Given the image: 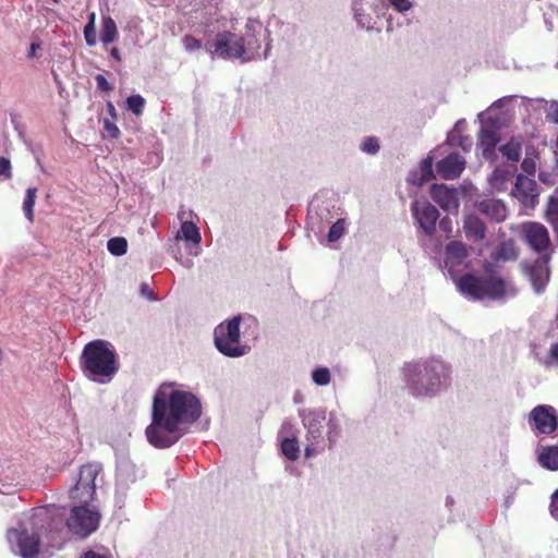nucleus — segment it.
<instances>
[{
  "label": "nucleus",
  "mask_w": 558,
  "mask_h": 558,
  "mask_svg": "<svg viewBox=\"0 0 558 558\" xmlns=\"http://www.w3.org/2000/svg\"><path fill=\"white\" fill-rule=\"evenodd\" d=\"M118 37V28L114 20L107 15L101 19L100 40L104 45L114 41Z\"/></svg>",
  "instance_id": "25"
},
{
  "label": "nucleus",
  "mask_w": 558,
  "mask_h": 558,
  "mask_svg": "<svg viewBox=\"0 0 558 558\" xmlns=\"http://www.w3.org/2000/svg\"><path fill=\"white\" fill-rule=\"evenodd\" d=\"M0 178L5 180L12 178L11 161L5 157H0Z\"/></svg>",
  "instance_id": "41"
},
{
  "label": "nucleus",
  "mask_w": 558,
  "mask_h": 558,
  "mask_svg": "<svg viewBox=\"0 0 558 558\" xmlns=\"http://www.w3.org/2000/svg\"><path fill=\"white\" fill-rule=\"evenodd\" d=\"M281 451L290 460L295 461L300 454L299 441L295 437L284 438L281 441Z\"/></svg>",
  "instance_id": "29"
},
{
  "label": "nucleus",
  "mask_w": 558,
  "mask_h": 558,
  "mask_svg": "<svg viewBox=\"0 0 558 558\" xmlns=\"http://www.w3.org/2000/svg\"><path fill=\"white\" fill-rule=\"evenodd\" d=\"M40 526L33 525V515L29 526L20 523L19 527H11L7 532L9 543L15 545L22 558H38L40 554Z\"/></svg>",
  "instance_id": "6"
},
{
  "label": "nucleus",
  "mask_w": 558,
  "mask_h": 558,
  "mask_svg": "<svg viewBox=\"0 0 558 558\" xmlns=\"http://www.w3.org/2000/svg\"><path fill=\"white\" fill-rule=\"evenodd\" d=\"M107 111H108V113L110 114V117L112 119H117V111H116V108H114V106H113V104L111 101L107 102Z\"/></svg>",
  "instance_id": "52"
},
{
  "label": "nucleus",
  "mask_w": 558,
  "mask_h": 558,
  "mask_svg": "<svg viewBox=\"0 0 558 558\" xmlns=\"http://www.w3.org/2000/svg\"><path fill=\"white\" fill-rule=\"evenodd\" d=\"M469 257L466 245L461 241H451L446 245L444 264L454 280L460 293L472 300H499L506 294V281L496 276H476L465 274L457 277L459 268Z\"/></svg>",
  "instance_id": "1"
},
{
  "label": "nucleus",
  "mask_w": 558,
  "mask_h": 558,
  "mask_svg": "<svg viewBox=\"0 0 558 558\" xmlns=\"http://www.w3.org/2000/svg\"><path fill=\"white\" fill-rule=\"evenodd\" d=\"M236 35L231 32H222L216 36L211 45H206V49L222 59H241L244 60V49L236 44Z\"/></svg>",
  "instance_id": "13"
},
{
  "label": "nucleus",
  "mask_w": 558,
  "mask_h": 558,
  "mask_svg": "<svg viewBox=\"0 0 558 558\" xmlns=\"http://www.w3.org/2000/svg\"><path fill=\"white\" fill-rule=\"evenodd\" d=\"M476 209L495 222H502L507 218V208L499 199L487 198L475 204Z\"/></svg>",
  "instance_id": "21"
},
{
  "label": "nucleus",
  "mask_w": 558,
  "mask_h": 558,
  "mask_svg": "<svg viewBox=\"0 0 558 558\" xmlns=\"http://www.w3.org/2000/svg\"><path fill=\"white\" fill-rule=\"evenodd\" d=\"M110 54L113 59H116L118 62L122 60L121 53L117 47H112L110 50Z\"/></svg>",
  "instance_id": "53"
},
{
  "label": "nucleus",
  "mask_w": 558,
  "mask_h": 558,
  "mask_svg": "<svg viewBox=\"0 0 558 558\" xmlns=\"http://www.w3.org/2000/svg\"><path fill=\"white\" fill-rule=\"evenodd\" d=\"M84 558H106V556L95 553L93 550H88L87 553L84 554Z\"/></svg>",
  "instance_id": "54"
},
{
  "label": "nucleus",
  "mask_w": 558,
  "mask_h": 558,
  "mask_svg": "<svg viewBox=\"0 0 558 558\" xmlns=\"http://www.w3.org/2000/svg\"><path fill=\"white\" fill-rule=\"evenodd\" d=\"M306 433L305 457L311 458L319 450V444L323 441V429L326 415L320 411H308L301 415Z\"/></svg>",
  "instance_id": "11"
},
{
  "label": "nucleus",
  "mask_w": 558,
  "mask_h": 558,
  "mask_svg": "<svg viewBox=\"0 0 558 558\" xmlns=\"http://www.w3.org/2000/svg\"><path fill=\"white\" fill-rule=\"evenodd\" d=\"M521 141L511 138L509 142L499 147V151L505 158H507V160L518 162L521 156Z\"/></svg>",
  "instance_id": "27"
},
{
  "label": "nucleus",
  "mask_w": 558,
  "mask_h": 558,
  "mask_svg": "<svg viewBox=\"0 0 558 558\" xmlns=\"http://www.w3.org/2000/svg\"><path fill=\"white\" fill-rule=\"evenodd\" d=\"M529 423L537 434L551 435L558 429V414L554 407L539 404L530 412Z\"/></svg>",
  "instance_id": "12"
},
{
  "label": "nucleus",
  "mask_w": 558,
  "mask_h": 558,
  "mask_svg": "<svg viewBox=\"0 0 558 558\" xmlns=\"http://www.w3.org/2000/svg\"><path fill=\"white\" fill-rule=\"evenodd\" d=\"M462 228L465 238L471 242H482L486 238V225L481 218H478L475 215L464 216Z\"/></svg>",
  "instance_id": "22"
},
{
  "label": "nucleus",
  "mask_w": 558,
  "mask_h": 558,
  "mask_svg": "<svg viewBox=\"0 0 558 558\" xmlns=\"http://www.w3.org/2000/svg\"><path fill=\"white\" fill-rule=\"evenodd\" d=\"M549 511L551 517L558 521V488L550 497Z\"/></svg>",
  "instance_id": "45"
},
{
  "label": "nucleus",
  "mask_w": 558,
  "mask_h": 558,
  "mask_svg": "<svg viewBox=\"0 0 558 558\" xmlns=\"http://www.w3.org/2000/svg\"><path fill=\"white\" fill-rule=\"evenodd\" d=\"M99 521L98 510L89 508L88 505L78 504L72 507L71 514L66 519V527L74 535L85 538L98 529Z\"/></svg>",
  "instance_id": "8"
},
{
  "label": "nucleus",
  "mask_w": 558,
  "mask_h": 558,
  "mask_svg": "<svg viewBox=\"0 0 558 558\" xmlns=\"http://www.w3.org/2000/svg\"><path fill=\"white\" fill-rule=\"evenodd\" d=\"M499 136L492 129H482L478 133V146L482 148L483 157L488 159L495 154Z\"/></svg>",
  "instance_id": "23"
},
{
  "label": "nucleus",
  "mask_w": 558,
  "mask_h": 558,
  "mask_svg": "<svg viewBox=\"0 0 558 558\" xmlns=\"http://www.w3.org/2000/svg\"><path fill=\"white\" fill-rule=\"evenodd\" d=\"M549 255H543L533 263L524 266V274L530 279L532 287L536 293H542L550 279Z\"/></svg>",
  "instance_id": "15"
},
{
  "label": "nucleus",
  "mask_w": 558,
  "mask_h": 558,
  "mask_svg": "<svg viewBox=\"0 0 558 558\" xmlns=\"http://www.w3.org/2000/svg\"><path fill=\"white\" fill-rule=\"evenodd\" d=\"M80 367L89 380L107 384L119 371L118 354L107 341L93 340L82 351Z\"/></svg>",
  "instance_id": "3"
},
{
  "label": "nucleus",
  "mask_w": 558,
  "mask_h": 558,
  "mask_svg": "<svg viewBox=\"0 0 558 558\" xmlns=\"http://www.w3.org/2000/svg\"><path fill=\"white\" fill-rule=\"evenodd\" d=\"M508 175H510V173L508 171H505V170L496 169L494 171V178L495 179L507 180Z\"/></svg>",
  "instance_id": "50"
},
{
  "label": "nucleus",
  "mask_w": 558,
  "mask_h": 558,
  "mask_svg": "<svg viewBox=\"0 0 558 558\" xmlns=\"http://www.w3.org/2000/svg\"><path fill=\"white\" fill-rule=\"evenodd\" d=\"M37 187H28L23 202V211L26 219L33 223L35 220L34 206L37 198Z\"/></svg>",
  "instance_id": "28"
},
{
  "label": "nucleus",
  "mask_w": 558,
  "mask_h": 558,
  "mask_svg": "<svg viewBox=\"0 0 558 558\" xmlns=\"http://www.w3.org/2000/svg\"><path fill=\"white\" fill-rule=\"evenodd\" d=\"M404 372L408 388L416 397L436 393L450 375L449 367L439 360L407 364Z\"/></svg>",
  "instance_id": "4"
},
{
  "label": "nucleus",
  "mask_w": 558,
  "mask_h": 558,
  "mask_svg": "<svg viewBox=\"0 0 558 558\" xmlns=\"http://www.w3.org/2000/svg\"><path fill=\"white\" fill-rule=\"evenodd\" d=\"M39 47H40V45H39V44H37V43H32V44H31V46H29V50H28L27 57H28V58H31V59H32V58H34V57H35V54H36V51H37V49H38Z\"/></svg>",
  "instance_id": "51"
},
{
  "label": "nucleus",
  "mask_w": 558,
  "mask_h": 558,
  "mask_svg": "<svg viewBox=\"0 0 558 558\" xmlns=\"http://www.w3.org/2000/svg\"><path fill=\"white\" fill-rule=\"evenodd\" d=\"M460 146L462 147L463 150H468V147L465 146V143L461 142Z\"/></svg>",
  "instance_id": "56"
},
{
  "label": "nucleus",
  "mask_w": 558,
  "mask_h": 558,
  "mask_svg": "<svg viewBox=\"0 0 558 558\" xmlns=\"http://www.w3.org/2000/svg\"><path fill=\"white\" fill-rule=\"evenodd\" d=\"M439 228L442 232L447 234V236H450L452 233V221L449 217H444L439 221Z\"/></svg>",
  "instance_id": "47"
},
{
  "label": "nucleus",
  "mask_w": 558,
  "mask_h": 558,
  "mask_svg": "<svg viewBox=\"0 0 558 558\" xmlns=\"http://www.w3.org/2000/svg\"><path fill=\"white\" fill-rule=\"evenodd\" d=\"M421 181L427 182L434 178L433 173V159L427 157L420 163Z\"/></svg>",
  "instance_id": "35"
},
{
  "label": "nucleus",
  "mask_w": 558,
  "mask_h": 558,
  "mask_svg": "<svg viewBox=\"0 0 558 558\" xmlns=\"http://www.w3.org/2000/svg\"><path fill=\"white\" fill-rule=\"evenodd\" d=\"M160 402L169 428H179L184 422H195L201 416L199 400L191 392L173 389L172 385H161L153 404Z\"/></svg>",
  "instance_id": "2"
},
{
  "label": "nucleus",
  "mask_w": 558,
  "mask_h": 558,
  "mask_svg": "<svg viewBox=\"0 0 558 558\" xmlns=\"http://www.w3.org/2000/svg\"><path fill=\"white\" fill-rule=\"evenodd\" d=\"M524 235L529 245L536 252H544L549 246V234L547 229L542 223H527L524 227Z\"/></svg>",
  "instance_id": "19"
},
{
  "label": "nucleus",
  "mask_w": 558,
  "mask_h": 558,
  "mask_svg": "<svg viewBox=\"0 0 558 558\" xmlns=\"http://www.w3.org/2000/svg\"><path fill=\"white\" fill-rule=\"evenodd\" d=\"M545 119L547 122L558 124V101L551 100L545 110Z\"/></svg>",
  "instance_id": "39"
},
{
  "label": "nucleus",
  "mask_w": 558,
  "mask_h": 558,
  "mask_svg": "<svg viewBox=\"0 0 558 558\" xmlns=\"http://www.w3.org/2000/svg\"><path fill=\"white\" fill-rule=\"evenodd\" d=\"M99 463H86L80 468L78 478L74 487L70 489V498L77 502L89 505L96 495V480L101 473Z\"/></svg>",
  "instance_id": "7"
},
{
  "label": "nucleus",
  "mask_w": 558,
  "mask_h": 558,
  "mask_svg": "<svg viewBox=\"0 0 558 558\" xmlns=\"http://www.w3.org/2000/svg\"><path fill=\"white\" fill-rule=\"evenodd\" d=\"M537 462L549 471H558V446L542 447L537 454Z\"/></svg>",
  "instance_id": "24"
},
{
  "label": "nucleus",
  "mask_w": 558,
  "mask_h": 558,
  "mask_svg": "<svg viewBox=\"0 0 558 558\" xmlns=\"http://www.w3.org/2000/svg\"><path fill=\"white\" fill-rule=\"evenodd\" d=\"M241 316H234L227 323L219 324L214 331L217 350L226 356L239 357L247 352V347L241 344Z\"/></svg>",
  "instance_id": "5"
},
{
  "label": "nucleus",
  "mask_w": 558,
  "mask_h": 558,
  "mask_svg": "<svg viewBox=\"0 0 558 558\" xmlns=\"http://www.w3.org/2000/svg\"><path fill=\"white\" fill-rule=\"evenodd\" d=\"M262 25L258 22L248 20L245 25V33L236 36V44H240L244 49V60L246 61L251 58L255 51L260 48L258 35L260 33Z\"/></svg>",
  "instance_id": "16"
},
{
  "label": "nucleus",
  "mask_w": 558,
  "mask_h": 558,
  "mask_svg": "<svg viewBox=\"0 0 558 558\" xmlns=\"http://www.w3.org/2000/svg\"><path fill=\"white\" fill-rule=\"evenodd\" d=\"M379 147L380 146H379L378 140L374 136H371L364 141V143L362 145V150L366 154L374 155L379 150Z\"/></svg>",
  "instance_id": "40"
},
{
  "label": "nucleus",
  "mask_w": 558,
  "mask_h": 558,
  "mask_svg": "<svg viewBox=\"0 0 558 558\" xmlns=\"http://www.w3.org/2000/svg\"><path fill=\"white\" fill-rule=\"evenodd\" d=\"M389 2L399 12L408 11L412 7L410 0H389Z\"/></svg>",
  "instance_id": "46"
},
{
  "label": "nucleus",
  "mask_w": 558,
  "mask_h": 558,
  "mask_svg": "<svg viewBox=\"0 0 558 558\" xmlns=\"http://www.w3.org/2000/svg\"><path fill=\"white\" fill-rule=\"evenodd\" d=\"M33 525H39L40 529L44 527V524H47L49 532L51 533V546H54L53 542L57 538V535H60L64 526H66V511L64 507L49 505L46 507H41L38 509H34L33 513Z\"/></svg>",
  "instance_id": "10"
},
{
  "label": "nucleus",
  "mask_w": 558,
  "mask_h": 558,
  "mask_svg": "<svg viewBox=\"0 0 558 558\" xmlns=\"http://www.w3.org/2000/svg\"><path fill=\"white\" fill-rule=\"evenodd\" d=\"M465 168V159L457 154L451 153L436 163L438 175L445 180H454L460 177Z\"/></svg>",
  "instance_id": "17"
},
{
  "label": "nucleus",
  "mask_w": 558,
  "mask_h": 558,
  "mask_svg": "<svg viewBox=\"0 0 558 558\" xmlns=\"http://www.w3.org/2000/svg\"><path fill=\"white\" fill-rule=\"evenodd\" d=\"M537 184L534 179L518 174L512 190V194L525 205L533 204L538 196L536 192Z\"/></svg>",
  "instance_id": "20"
},
{
  "label": "nucleus",
  "mask_w": 558,
  "mask_h": 558,
  "mask_svg": "<svg viewBox=\"0 0 558 558\" xmlns=\"http://www.w3.org/2000/svg\"><path fill=\"white\" fill-rule=\"evenodd\" d=\"M430 197L447 211H457L460 205L457 190L449 189L444 184H433L430 187Z\"/></svg>",
  "instance_id": "18"
},
{
  "label": "nucleus",
  "mask_w": 558,
  "mask_h": 558,
  "mask_svg": "<svg viewBox=\"0 0 558 558\" xmlns=\"http://www.w3.org/2000/svg\"><path fill=\"white\" fill-rule=\"evenodd\" d=\"M180 232L184 240L193 242L195 244H199L202 238L198 228L195 223L191 221H184L181 225Z\"/></svg>",
  "instance_id": "31"
},
{
  "label": "nucleus",
  "mask_w": 558,
  "mask_h": 558,
  "mask_svg": "<svg viewBox=\"0 0 558 558\" xmlns=\"http://www.w3.org/2000/svg\"><path fill=\"white\" fill-rule=\"evenodd\" d=\"M141 292H142V294L148 295L150 299H154V296L151 295V292L149 291L148 284L143 283L141 286Z\"/></svg>",
  "instance_id": "55"
},
{
  "label": "nucleus",
  "mask_w": 558,
  "mask_h": 558,
  "mask_svg": "<svg viewBox=\"0 0 558 558\" xmlns=\"http://www.w3.org/2000/svg\"><path fill=\"white\" fill-rule=\"evenodd\" d=\"M151 418V424L146 428L148 442L156 448H169L174 445L178 437L173 434L178 428L167 426V420L159 401H157V404H153Z\"/></svg>",
  "instance_id": "9"
},
{
  "label": "nucleus",
  "mask_w": 558,
  "mask_h": 558,
  "mask_svg": "<svg viewBox=\"0 0 558 558\" xmlns=\"http://www.w3.org/2000/svg\"><path fill=\"white\" fill-rule=\"evenodd\" d=\"M521 168L527 174V177H533L536 171L535 159L526 156L521 163Z\"/></svg>",
  "instance_id": "42"
},
{
  "label": "nucleus",
  "mask_w": 558,
  "mask_h": 558,
  "mask_svg": "<svg viewBox=\"0 0 558 558\" xmlns=\"http://www.w3.org/2000/svg\"><path fill=\"white\" fill-rule=\"evenodd\" d=\"M411 210L420 228L428 236L436 231V222L439 218L438 209L425 199H416L412 203Z\"/></svg>",
  "instance_id": "14"
},
{
  "label": "nucleus",
  "mask_w": 558,
  "mask_h": 558,
  "mask_svg": "<svg viewBox=\"0 0 558 558\" xmlns=\"http://www.w3.org/2000/svg\"><path fill=\"white\" fill-rule=\"evenodd\" d=\"M54 2H58V0H53Z\"/></svg>",
  "instance_id": "57"
},
{
  "label": "nucleus",
  "mask_w": 558,
  "mask_h": 558,
  "mask_svg": "<svg viewBox=\"0 0 558 558\" xmlns=\"http://www.w3.org/2000/svg\"><path fill=\"white\" fill-rule=\"evenodd\" d=\"M104 130L106 131L107 135L110 137V138H118L120 136V130L119 128L116 125V123L113 121H110L108 119H105L104 121Z\"/></svg>",
  "instance_id": "43"
},
{
  "label": "nucleus",
  "mask_w": 558,
  "mask_h": 558,
  "mask_svg": "<svg viewBox=\"0 0 558 558\" xmlns=\"http://www.w3.org/2000/svg\"><path fill=\"white\" fill-rule=\"evenodd\" d=\"M313 380L319 386L328 385L330 381V372L326 367L317 368L313 372Z\"/></svg>",
  "instance_id": "37"
},
{
  "label": "nucleus",
  "mask_w": 558,
  "mask_h": 558,
  "mask_svg": "<svg viewBox=\"0 0 558 558\" xmlns=\"http://www.w3.org/2000/svg\"><path fill=\"white\" fill-rule=\"evenodd\" d=\"M108 251L114 256H121L126 253L128 241L122 236H116L107 242Z\"/></svg>",
  "instance_id": "32"
},
{
  "label": "nucleus",
  "mask_w": 558,
  "mask_h": 558,
  "mask_svg": "<svg viewBox=\"0 0 558 558\" xmlns=\"http://www.w3.org/2000/svg\"><path fill=\"white\" fill-rule=\"evenodd\" d=\"M518 257L517 250L511 241L501 242L492 253V258L499 260H513Z\"/></svg>",
  "instance_id": "26"
},
{
  "label": "nucleus",
  "mask_w": 558,
  "mask_h": 558,
  "mask_svg": "<svg viewBox=\"0 0 558 558\" xmlns=\"http://www.w3.org/2000/svg\"><path fill=\"white\" fill-rule=\"evenodd\" d=\"M538 179L546 184H554V181L550 180V173L545 171H539Z\"/></svg>",
  "instance_id": "49"
},
{
  "label": "nucleus",
  "mask_w": 558,
  "mask_h": 558,
  "mask_svg": "<svg viewBox=\"0 0 558 558\" xmlns=\"http://www.w3.org/2000/svg\"><path fill=\"white\" fill-rule=\"evenodd\" d=\"M548 356L558 365V342L550 347Z\"/></svg>",
  "instance_id": "48"
},
{
  "label": "nucleus",
  "mask_w": 558,
  "mask_h": 558,
  "mask_svg": "<svg viewBox=\"0 0 558 558\" xmlns=\"http://www.w3.org/2000/svg\"><path fill=\"white\" fill-rule=\"evenodd\" d=\"M145 104V99L138 94L131 95L126 98L128 110L137 117L143 114Z\"/></svg>",
  "instance_id": "33"
},
{
  "label": "nucleus",
  "mask_w": 558,
  "mask_h": 558,
  "mask_svg": "<svg viewBox=\"0 0 558 558\" xmlns=\"http://www.w3.org/2000/svg\"><path fill=\"white\" fill-rule=\"evenodd\" d=\"M84 37L87 46L93 47L96 45L95 13L89 15L88 23L84 27Z\"/></svg>",
  "instance_id": "34"
},
{
  "label": "nucleus",
  "mask_w": 558,
  "mask_h": 558,
  "mask_svg": "<svg viewBox=\"0 0 558 558\" xmlns=\"http://www.w3.org/2000/svg\"><path fill=\"white\" fill-rule=\"evenodd\" d=\"M182 44H183L184 49L189 52L198 50L203 47L202 41L190 34L185 35L182 38Z\"/></svg>",
  "instance_id": "38"
},
{
  "label": "nucleus",
  "mask_w": 558,
  "mask_h": 558,
  "mask_svg": "<svg viewBox=\"0 0 558 558\" xmlns=\"http://www.w3.org/2000/svg\"><path fill=\"white\" fill-rule=\"evenodd\" d=\"M344 233V220L338 219L329 229L328 232V241L336 242L338 241Z\"/></svg>",
  "instance_id": "36"
},
{
  "label": "nucleus",
  "mask_w": 558,
  "mask_h": 558,
  "mask_svg": "<svg viewBox=\"0 0 558 558\" xmlns=\"http://www.w3.org/2000/svg\"><path fill=\"white\" fill-rule=\"evenodd\" d=\"M95 81L97 84V88L101 92L109 93L113 89V86L108 82V80L102 74H96Z\"/></svg>",
  "instance_id": "44"
},
{
  "label": "nucleus",
  "mask_w": 558,
  "mask_h": 558,
  "mask_svg": "<svg viewBox=\"0 0 558 558\" xmlns=\"http://www.w3.org/2000/svg\"><path fill=\"white\" fill-rule=\"evenodd\" d=\"M547 221L551 226L558 242V198L550 197L546 210Z\"/></svg>",
  "instance_id": "30"
}]
</instances>
